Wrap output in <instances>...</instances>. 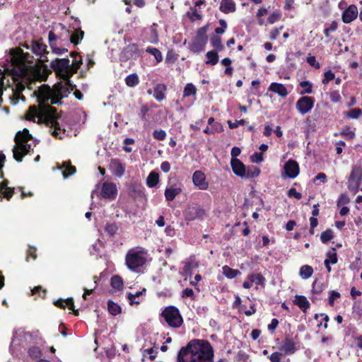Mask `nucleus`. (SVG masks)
I'll return each instance as SVG.
<instances>
[{"instance_id": "9d476101", "label": "nucleus", "mask_w": 362, "mask_h": 362, "mask_svg": "<svg viewBox=\"0 0 362 362\" xmlns=\"http://www.w3.org/2000/svg\"><path fill=\"white\" fill-rule=\"evenodd\" d=\"M362 180V168L360 166L355 165L348 180V188L354 194H356L361 185Z\"/></svg>"}, {"instance_id": "338daca9", "label": "nucleus", "mask_w": 362, "mask_h": 362, "mask_svg": "<svg viewBox=\"0 0 362 362\" xmlns=\"http://www.w3.org/2000/svg\"><path fill=\"white\" fill-rule=\"evenodd\" d=\"M57 40V36L54 33L53 30H50L48 34V41L50 47H53V45H56V41Z\"/></svg>"}, {"instance_id": "0e129e2a", "label": "nucleus", "mask_w": 362, "mask_h": 362, "mask_svg": "<svg viewBox=\"0 0 362 362\" xmlns=\"http://www.w3.org/2000/svg\"><path fill=\"white\" fill-rule=\"evenodd\" d=\"M341 295L338 291H331L330 295L329 297V304L331 306H333L334 304V300L339 298H340Z\"/></svg>"}, {"instance_id": "c03bdc74", "label": "nucleus", "mask_w": 362, "mask_h": 362, "mask_svg": "<svg viewBox=\"0 0 362 362\" xmlns=\"http://www.w3.org/2000/svg\"><path fill=\"white\" fill-rule=\"evenodd\" d=\"M107 310L112 315H117L121 313V307L110 300L107 302Z\"/></svg>"}, {"instance_id": "4c0bfd02", "label": "nucleus", "mask_w": 362, "mask_h": 362, "mask_svg": "<svg viewBox=\"0 0 362 362\" xmlns=\"http://www.w3.org/2000/svg\"><path fill=\"white\" fill-rule=\"evenodd\" d=\"M313 274V269L309 265H303L299 270V275L303 279H309Z\"/></svg>"}, {"instance_id": "a18cd8bd", "label": "nucleus", "mask_w": 362, "mask_h": 362, "mask_svg": "<svg viewBox=\"0 0 362 362\" xmlns=\"http://www.w3.org/2000/svg\"><path fill=\"white\" fill-rule=\"evenodd\" d=\"M299 86L303 88L300 93L301 95L310 94L313 93V84L308 81H303L299 83Z\"/></svg>"}, {"instance_id": "aec40b11", "label": "nucleus", "mask_w": 362, "mask_h": 362, "mask_svg": "<svg viewBox=\"0 0 362 362\" xmlns=\"http://www.w3.org/2000/svg\"><path fill=\"white\" fill-rule=\"evenodd\" d=\"M109 169L112 175L121 177L124 175L125 166L119 160H110Z\"/></svg>"}, {"instance_id": "79ce46f5", "label": "nucleus", "mask_w": 362, "mask_h": 362, "mask_svg": "<svg viewBox=\"0 0 362 362\" xmlns=\"http://www.w3.org/2000/svg\"><path fill=\"white\" fill-rule=\"evenodd\" d=\"M125 83L129 87H135L139 83V76L136 74H132L125 78Z\"/></svg>"}, {"instance_id": "ea45409f", "label": "nucleus", "mask_w": 362, "mask_h": 362, "mask_svg": "<svg viewBox=\"0 0 362 362\" xmlns=\"http://www.w3.org/2000/svg\"><path fill=\"white\" fill-rule=\"evenodd\" d=\"M84 32L81 29L76 30V31L70 36V41L74 45H77L83 38Z\"/></svg>"}, {"instance_id": "cd10ccee", "label": "nucleus", "mask_w": 362, "mask_h": 362, "mask_svg": "<svg viewBox=\"0 0 362 362\" xmlns=\"http://www.w3.org/2000/svg\"><path fill=\"white\" fill-rule=\"evenodd\" d=\"M11 54L19 60L21 62H27L28 63H31L32 62L29 60L27 57L29 56L28 53H24L23 49L21 48L11 49L10 51Z\"/></svg>"}, {"instance_id": "f03ea898", "label": "nucleus", "mask_w": 362, "mask_h": 362, "mask_svg": "<svg viewBox=\"0 0 362 362\" xmlns=\"http://www.w3.org/2000/svg\"><path fill=\"white\" fill-rule=\"evenodd\" d=\"M214 349L204 339H193L182 347L177 356V362H214Z\"/></svg>"}, {"instance_id": "39448f33", "label": "nucleus", "mask_w": 362, "mask_h": 362, "mask_svg": "<svg viewBox=\"0 0 362 362\" xmlns=\"http://www.w3.org/2000/svg\"><path fill=\"white\" fill-rule=\"evenodd\" d=\"M29 130L26 128L19 131L15 136V146L13 148V158H23L33 151L29 141L32 139Z\"/></svg>"}, {"instance_id": "37998d69", "label": "nucleus", "mask_w": 362, "mask_h": 362, "mask_svg": "<svg viewBox=\"0 0 362 362\" xmlns=\"http://www.w3.org/2000/svg\"><path fill=\"white\" fill-rule=\"evenodd\" d=\"M146 52L152 54L155 57L157 63H160L163 61L162 53L156 47H148L146 49Z\"/></svg>"}, {"instance_id": "8fccbe9b", "label": "nucleus", "mask_w": 362, "mask_h": 362, "mask_svg": "<svg viewBox=\"0 0 362 362\" xmlns=\"http://www.w3.org/2000/svg\"><path fill=\"white\" fill-rule=\"evenodd\" d=\"M197 93V88L192 83H187L184 88L183 97H189L191 95H195Z\"/></svg>"}, {"instance_id": "7c9ffc66", "label": "nucleus", "mask_w": 362, "mask_h": 362, "mask_svg": "<svg viewBox=\"0 0 362 362\" xmlns=\"http://www.w3.org/2000/svg\"><path fill=\"white\" fill-rule=\"evenodd\" d=\"M82 64L83 59L81 56H79V58L74 59L72 64H70L71 71H69V74L68 75H65V77L71 78L74 74L77 73L78 70L79 69Z\"/></svg>"}, {"instance_id": "20e7f679", "label": "nucleus", "mask_w": 362, "mask_h": 362, "mask_svg": "<svg viewBox=\"0 0 362 362\" xmlns=\"http://www.w3.org/2000/svg\"><path fill=\"white\" fill-rule=\"evenodd\" d=\"M149 260L148 250L142 247L129 249L125 255V264L132 272L139 273L144 271Z\"/></svg>"}, {"instance_id": "3c124183", "label": "nucleus", "mask_w": 362, "mask_h": 362, "mask_svg": "<svg viewBox=\"0 0 362 362\" xmlns=\"http://www.w3.org/2000/svg\"><path fill=\"white\" fill-rule=\"evenodd\" d=\"M347 119H358L362 115V110L360 108H354L348 111L345 114Z\"/></svg>"}, {"instance_id": "e2e57ef3", "label": "nucleus", "mask_w": 362, "mask_h": 362, "mask_svg": "<svg viewBox=\"0 0 362 362\" xmlns=\"http://www.w3.org/2000/svg\"><path fill=\"white\" fill-rule=\"evenodd\" d=\"M181 296L182 298H190L192 300H194L195 298L194 291L190 288H185L182 292Z\"/></svg>"}, {"instance_id": "052dcab7", "label": "nucleus", "mask_w": 362, "mask_h": 362, "mask_svg": "<svg viewBox=\"0 0 362 362\" xmlns=\"http://www.w3.org/2000/svg\"><path fill=\"white\" fill-rule=\"evenodd\" d=\"M28 354L33 358H38L41 356V351L38 347L34 346L29 349Z\"/></svg>"}, {"instance_id": "c85d7f7f", "label": "nucleus", "mask_w": 362, "mask_h": 362, "mask_svg": "<svg viewBox=\"0 0 362 362\" xmlns=\"http://www.w3.org/2000/svg\"><path fill=\"white\" fill-rule=\"evenodd\" d=\"M139 115L144 124H149L150 120L152 118V116L150 114V107L146 104L143 105L141 107Z\"/></svg>"}, {"instance_id": "f8f14e48", "label": "nucleus", "mask_w": 362, "mask_h": 362, "mask_svg": "<svg viewBox=\"0 0 362 362\" xmlns=\"http://www.w3.org/2000/svg\"><path fill=\"white\" fill-rule=\"evenodd\" d=\"M315 99L310 96H302L296 102V110L302 115L307 114L313 107Z\"/></svg>"}, {"instance_id": "774afa93", "label": "nucleus", "mask_w": 362, "mask_h": 362, "mask_svg": "<svg viewBox=\"0 0 362 362\" xmlns=\"http://www.w3.org/2000/svg\"><path fill=\"white\" fill-rule=\"evenodd\" d=\"M283 28V25H281L279 28H274L269 34V39L272 40H276L280 34V30H282Z\"/></svg>"}, {"instance_id": "dca6fc26", "label": "nucleus", "mask_w": 362, "mask_h": 362, "mask_svg": "<svg viewBox=\"0 0 362 362\" xmlns=\"http://www.w3.org/2000/svg\"><path fill=\"white\" fill-rule=\"evenodd\" d=\"M359 16L358 8L354 4L349 5L341 14L343 23L348 24L356 20Z\"/></svg>"}, {"instance_id": "69168bd1", "label": "nucleus", "mask_w": 362, "mask_h": 362, "mask_svg": "<svg viewBox=\"0 0 362 362\" xmlns=\"http://www.w3.org/2000/svg\"><path fill=\"white\" fill-rule=\"evenodd\" d=\"M306 62L313 67L315 69H320V65L318 62L316 61L315 56H309L306 59Z\"/></svg>"}, {"instance_id": "0eeeda50", "label": "nucleus", "mask_w": 362, "mask_h": 362, "mask_svg": "<svg viewBox=\"0 0 362 362\" xmlns=\"http://www.w3.org/2000/svg\"><path fill=\"white\" fill-rule=\"evenodd\" d=\"M207 30V26L201 27L197 30V35L190 45V50L194 53H199L204 50L208 41Z\"/></svg>"}, {"instance_id": "680f3d73", "label": "nucleus", "mask_w": 362, "mask_h": 362, "mask_svg": "<svg viewBox=\"0 0 362 362\" xmlns=\"http://www.w3.org/2000/svg\"><path fill=\"white\" fill-rule=\"evenodd\" d=\"M330 100L333 103H339L341 101V97L339 90H332L329 94Z\"/></svg>"}, {"instance_id": "f704fd0d", "label": "nucleus", "mask_w": 362, "mask_h": 362, "mask_svg": "<svg viewBox=\"0 0 362 362\" xmlns=\"http://www.w3.org/2000/svg\"><path fill=\"white\" fill-rule=\"evenodd\" d=\"M210 42L214 50L221 52L224 49V45L222 44L221 37L219 35H212Z\"/></svg>"}, {"instance_id": "a19ab883", "label": "nucleus", "mask_w": 362, "mask_h": 362, "mask_svg": "<svg viewBox=\"0 0 362 362\" xmlns=\"http://www.w3.org/2000/svg\"><path fill=\"white\" fill-rule=\"evenodd\" d=\"M158 174L154 171L151 172L146 178V185L149 187H153L158 184Z\"/></svg>"}, {"instance_id": "6e6d98bb", "label": "nucleus", "mask_w": 362, "mask_h": 362, "mask_svg": "<svg viewBox=\"0 0 362 362\" xmlns=\"http://www.w3.org/2000/svg\"><path fill=\"white\" fill-rule=\"evenodd\" d=\"M325 286L322 283L317 282V280H315L313 283V292L316 294H319L322 292V291L325 289Z\"/></svg>"}, {"instance_id": "5701e85b", "label": "nucleus", "mask_w": 362, "mask_h": 362, "mask_svg": "<svg viewBox=\"0 0 362 362\" xmlns=\"http://www.w3.org/2000/svg\"><path fill=\"white\" fill-rule=\"evenodd\" d=\"M219 9L226 14L233 13L236 10L235 3L233 0H221Z\"/></svg>"}, {"instance_id": "f257e3e1", "label": "nucleus", "mask_w": 362, "mask_h": 362, "mask_svg": "<svg viewBox=\"0 0 362 362\" xmlns=\"http://www.w3.org/2000/svg\"><path fill=\"white\" fill-rule=\"evenodd\" d=\"M69 93V88L62 82L56 83L52 88L47 84H43L35 91L40 112L46 123L54 128L52 133L54 136L58 134L57 130L61 129L58 122L59 116L57 109L49 105L48 103L50 101L52 105H62V99L68 97Z\"/></svg>"}, {"instance_id": "4be33fe9", "label": "nucleus", "mask_w": 362, "mask_h": 362, "mask_svg": "<svg viewBox=\"0 0 362 362\" xmlns=\"http://www.w3.org/2000/svg\"><path fill=\"white\" fill-rule=\"evenodd\" d=\"M167 91V86L164 83H158L153 88V97L160 102L165 99V93Z\"/></svg>"}, {"instance_id": "1a4fd4ad", "label": "nucleus", "mask_w": 362, "mask_h": 362, "mask_svg": "<svg viewBox=\"0 0 362 362\" xmlns=\"http://www.w3.org/2000/svg\"><path fill=\"white\" fill-rule=\"evenodd\" d=\"M91 193V197L93 198L94 195L100 196L102 198L113 200L116 198L117 194V189L115 184L110 182H105L101 187V190L98 192L97 190L99 189V185H97Z\"/></svg>"}, {"instance_id": "603ef678", "label": "nucleus", "mask_w": 362, "mask_h": 362, "mask_svg": "<svg viewBox=\"0 0 362 362\" xmlns=\"http://www.w3.org/2000/svg\"><path fill=\"white\" fill-rule=\"evenodd\" d=\"M334 238V233L331 229H327L320 235V240L326 244Z\"/></svg>"}, {"instance_id": "473e14b6", "label": "nucleus", "mask_w": 362, "mask_h": 362, "mask_svg": "<svg viewBox=\"0 0 362 362\" xmlns=\"http://www.w3.org/2000/svg\"><path fill=\"white\" fill-rule=\"evenodd\" d=\"M146 288H143L141 291H137L135 293H127V296L128 300H129L130 305H139L141 302V300L139 299V298L146 293Z\"/></svg>"}, {"instance_id": "c756f323", "label": "nucleus", "mask_w": 362, "mask_h": 362, "mask_svg": "<svg viewBox=\"0 0 362 362\" xmlns=\"http://www.w3.org/2000/svg\"><path fill=\"white\" fill-rule=\"evenodd\" d=\"M218 52L217 50H211L206 52V61L205 62L206 64L214 66L218 62Z\"/></svg>"}, {"instance_id": "393cba45", "label": "nucleus", "mask_w": 362, "mask_h": 362, "mask_svg": "<svg viewBox=\"0 0 362 362\" xmlns=\"http://www.w3.org/2000/svg\"><path fill=\"white\" fill-rule=\"evenodd\" d=\"M280 350L286 354H293L296 351V344L292 340L286 339L280 346Z\"/></svg>"}, {"instance_id": "58836bf2", "label": "nucleus", "mask_w": 362, "mask_h": 362, "mask_svg": "<svg viewBox=\"0 0 362 362\" xmlns=\"http://www.w3.org/2000/svg\"><path fill=\"white\" fill-rule=\"evenodd\" d=\"M340 134L347 140H352L355 136V129H352L349 126H345L342 128Z\"/></svg>"}, {"instance_id": "9b49d317", "label": "nucleus", "mask_w": 362, "mask_h": 362, "mask_svg": "<svg viewBox=\"0 0 362 362\" xmlns=\"http://www.w3.org/2000/svg\"><path fill=\"white\" fill-rule=\"evenodd\" d=\"M299 172L300 168L297 162L295 160H288L284 164L281 177L284 179H294L298 175Z\"/></svg>"}, {"instance_id": "a878e982", "label": "nucleus", "mask_w": 362, "mask_h": 362, "mask_svg": "<svg viewBox=\"0 0 362 362\" xmlns=\"http://www.w3.org/2000/svg\"><path fill=\"white\" fill-rule=\"evenodd\" d=\"M248 279L252 281V284H255L256 285V288H258V286L261 288H264L265 286V278L260 273H253L248 276Z\"/></svg>"}, {"instance_id": "ddd939ff", "label": "nucleus", "mask_w": 362, "mask_h": 362, "mask_svg": "<svg viewBox=\"0 0 362 362\" xmlns=\"http://www.w3.org/2000/svg\"><path fill=\"white\" fill-rule=\"evenodd\" d=\"M139 56L138 45L134 43L127 45L124 47L120 54V60L127 62L130 59H136Z\"/></svg>"}, {"instance_id": "423d86ee", "label": "nucleus", "mask_w": 362, "mask_h": 362, "mask_svg": "<svg viewBox=\"0 0 362 362\" xmlns=\"http://www.w3.org/2000/svg\"><path fill=\"white\" fill-rule=\"evenodd\" d=\"M166 323L171 327H180L183 320L177 308L173 305L166 307L161 313Z\"/></svg>"}, {"instance_id": "6e6552de", "label": "nucleus", "mask_w": 362, "mask_h": 362, "mask_svg": "<svg viewBox=\"0 0 362 362\" xmlns=\"http://www.w3.org/2000/svg\"><path fill=\"white\" fill-rule=\"evenodd\" d=\"M50 67L60 78L69 79V78L65 77V75H68L71 71L70 60L68 58L55 59L51 62Z\"/></svg>"}, {"instance_id": "72a5a7b5", "label": "nucleus", "mask_w": 362, "mask_h": 362, "mask_svg": "<svg viewBox=\"0 0 362 362\" xmlns=\"http://www.w3.org/2000/svg\"><path fill=\"white\" fill-rule=\"evenodd\" d=\"M181 192L179 187H170L165 190V197L168 201H173Z\"/></svg>"}, {"instance_id": "09e8293b", "label": "nucleus", "mask_w": 362, "mask_h": 362, "mask_svg": "<svg viewBox=\"0 0 362 362\" xmlns=\"http://www.w3.org/2000/svg\"><path fill=\"white\" fill-rule=\"evenodd\" d=\"M338 258L335 249L332 248L326 253V258L325 262H328L329 264H334L337 262Z\"/></svg>"}, {"instance_id": "de8ad7c7", "label": "nucleus", "mask_w": 362, "mask_h": 362, "mask_svg": "<svg viewBox=\"0 0 362 362\" xmlns=\"http://www.w3.org/2000/svg\"><path fill=\"white\" fill-rule=\"evenodd\" d=\"M110 284L112 287L115 290L119 291L123 288V281L122 278L117 275L111 278Z\"/></svg>"}, {"instance_id": "c9c22d12", "label": "nucleus", "mask_w": 362, "mask_h": 362, "mask_svg": "<svg viewBox=\"0 0 362 362\" xmlns=\"http://www.w3.org/2000/svg\"><path fill=\"white\" fill-rule=\"evenodd\" d=\"M222 270L223 275L228 279H233L240 274L239 270L233 269L227 265L223 266Z\"/></svg>"}, {"instance_id": "5fc2aeb1", "label": "nucleus", "mask_w": 362, "mask_h": 362, "mask_svg": "<svg viewBox=\"0 0 362 362\" xmlns=\"http://www.w3.org/2000/svg\"><path fill=\"white\" fill-rule=\"evenodd\" d=\"M105 230L109 235L113 236L117 233L118 226L115 223H108L105 227Z\"/></svg>"}, {"instance_id": "b1692460", "label": "nucleus", "mask_w": 362, "mask_h": 362, "mask_svg": "<svg viewBox=\"0 0 362 362\" xmlns=\"http://www.w3.org/2000/svg\"><path fill=\"white\" fill-rule=\"evenodd\" d=\"M293 303L296 305L303 313H306L310 308V303L305 296L296 295L293 300Z\"/></svg>"}, {"instance_id": "864d4df0", "label": "nucleus", "mask_w": 362, "mask_h": 362, "mask_svg": "<svg viewBox=\"0 0 362 362\" xmlns=\"http://www.w3.org/2000/svg\"><path fill=\"white\" fill-rule=\"evenodd\" d=\"M64 303H66V305L69 307L70 310H72L74 311V300L72 298H67L65 301L63 300H58L54 303V305L58 307L64 308L65 305Z\"/></svg>"}, {"instance_id": "7ed1b4c3", "label": "nucleus", "mask_w": 362, "mask_h": 362, "mask_svg": "<svg viewBox=\"0 0 362 362\" xmlns=\"http://www.w3.org/2000/svg\"><path fill=\"white\" fill-rule=\"evenodd\" d=\"M50 74L51 70L47 65H24L18 74L21 81L16 83L17 91L22 92L25 87L32 90L37 81H45Z\"/></svg>"}, {"instance_id": "2f4dec72", "label": "nucleus", "mask_w": 362, "mask_h": 362, "mask_svg": "<svg viewBox=\"0 0 362 362\" xmlns=\"http://www.w3.org/2000/svg\"><path fill=\"white\" fill-rule=\"evenodd\" d=\"M122 148L124 151L131 153L136 148L135 139L132 138H126L122 142Z\"/></svg>"}, {"instance_id": "bf43d9fd", "label": "nucleus", "mask_w": 362, "mask_h": 362, "mask_svg": "<svg viewBox=\"0 0 362 362\" xmlns=\"http://www.w3.org/2000/svg\"><path fill=\"white\" fill-rule=\"evenodd\" d=\"M281 18V14L280 12H273L268 18V22L270 24H274V23L279 21Z\"/></svg>"}, {"instance_id": "13d9d810", "label": "nucleus", "mask_w": 362, "mask_h": 362, "mask_svg": "<svg viewBox=\"0 0 362 362\" xmlns=\"http://www.w3.org/2000/svg\"><path fill=\"white\" fill-rule=\"evenodd\" d=\"M335 78V74L331 71L329 70L324 74V78L322 81V83L325 85L329 83V81Z\"/></svg>"}, {"instance_id": "49530a36", "label": "nucleus", "mask_w": 362, "mask_h": 362, "mask_svg": "<svg viewBox=\"0 0 362 362\" xmlns=\"http://www.w3.org/2000/svg\"><path fill=\"white\" fill-rule=\"evenodd\" d=\"M315 319L318 321L317 327H321L324 322L323 327L327 328V322L329 321V317L327 314L320 313L315 315Z\"/></svg>"}, {"instance_id": "6ab92c4d", "label": "nucleus", "mask_w": 362, "mask_h": 362, "mask_svg": "<svg viewBox=\"0 0 362 362\" xmlns=\"http://www.w3.org/2000/svg\"><path fill=\"white\" fill-rule=\"evenodd\" d=\"M231 167L233 173L241 177H247L248 170L240 160H230Z\"/></svg>"}, {"instance_id": "4468645a", "label": "nucleus", "mask_w": 362, "mask_h": 362, "mask_svg": "<svg viewBox=\"0 0 362 362\" xmlns=\"http://www.w3.org/2000/svg\"><path fill=\"white\" fill-rule=\"evenodd\" d=\"M31 49L36 55L45 57L43 59H38V63L36 64L45 65L43 63L48 61L47 57L45 55L48 54V52L47 51V45L42 42V40L32 41Z\"/></svg>"}, {"instance_id": "412c9836", "label": "nucleus", "mask_w": 362, "mask_h": 362, "mask_svg": "<svg viewBox=\"0 0 362 362\" xmlns=\"http://www.w3.org/2000/svg\"><path fill=\"white\" fill-rule=\"evenodd\" d=\"M268 90L278 94L281 98H286L288 94L286 86L282 83L276 82L272 83L268 88Z\"/></svg>"}, {"instance_id": "f3484780", "label": "nucleus", "mask_w": 362, "mask_h": 362, "mask_svg": "<svg viewBox=\"0 0 362 362\" xmlns=\"http://www.w3.org/2000/svg\"><path fill=\"white\" fill-rule=\"evenodd\" d=\"M192 182L194 185L201 190H205L209 187V183L206 180V176L204 173L197 170L192 175Z\"/></svg>"}, {"instance_id": "e433bc0d", "label": "nucleus", "mask_w": 362, "mask_h": 362, "mask_svg": "<svg viewBox=\"0 0 362 362\" xmlns=\"http://www.w3.org/2000/svg\"><path fill=\"white\" fill-rule=\"evenodd\" d=\"M39 117L40 113L37 107L35 105L30 106L25 115V118L26 120L33 122H35V118Z\"/></svg>"}, {"instance_id": "a211bd4d", "label": "nucleus", "mask_w": 362, "mask_h": 362, "mask_svg": "<svg viewBox=\"0 0 362 362\" xmlns=\"http://www.w3.org/2000/svg\"><path fill=\"white\" fill-rule=\"evenodd\" d=\"M5 160H0V177H4V173L2 168L4 167V161ZM8 181L5 180L0 183V192L4 194V197L9 199L13 194V189L8 187Z\"/></svg>"}, {"instance_id": "4d7b16f0", "label": "nucleus", "mask_w": 362, "mask_h": 362, "mask_svg": "<svg viewBox=\"0 0 362 362\" xmlns=\"http://www.w3.org/2000/svg\"><path fill=\"white\" fill-rule=\"evenodd\" d=\"M153 136L156 140L163 141L166 137V132L163 129H156L153 132Z\"/></svg>"}, {"instance_id": "2eb2a0df", "label": "nucleus", "mask_w": 362, "mask_h": 362, "mask_svg": "<svg viewBox=\"0 0 362 362\" xmlns=\"http://www.w3.org/2000/svg\"><path fill=\"white\" fill-rule=\"evenodd\" d=\"M184 215L186 221H192L195 219H202L205 211L199 206H189L184 211Z\"/></svg>"}, {"instance_id": "bb28decb", "label": "nucleus", "mask_w": 362, "mask_h": 362, "mask_svg": "<svg viewBox=\"0 0 362 362\" xmlns=\"http://www.w3.org/2000/svg\"><path fill=\"white\" fill-rule=\"evenodd\" d=\"M58 168L62 170L64 178H67L76 172L75 167L72 166L69 161L63 162L61 165L58 166Z\"/></svg>"}]
</instances>
